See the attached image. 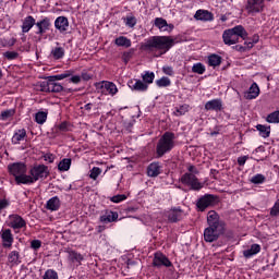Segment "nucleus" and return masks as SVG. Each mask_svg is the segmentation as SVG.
<instances>
[{
	"label": "nucleus",
	"mask_w": 279,
	"mask_h": 279,
	"mask_svg": "<svg viewBox=\"0 0 279 279\" xmlns=\"http://www.w3.org/2000/svg\"><path fill=\"white\" fill-rule=\"evenodd\" d=\"M35 121L36 123H38L39 125H43L46 121H47V112L45 111H38L35 114Z\"/></svg>",
	"instance_id": "79ce46f5"
},
{
	"label": "nucleus",
	"mask_w": 279,
	"mask_h": 279,
	"mask_svg": "<svg viewBox=\"0 0 279 279\" xmlns=\"http://www.w3.org/2000/svg\"><path fill=\"white\" fill-rule=\"evenodd\" d=\"M260 253V246L258 244L251 245L250 248L243 251L244 258H252V256H256V254Z\"/></svg>",
	"instance_id": "c756f323"
},
{
	"label": "nucleus",
	"mask_w": 279,
	"mask_h": 279,
	"mask_svg": "<svg viewBox=\"0 0 279 279\" xmlns=\"http://www.w3.org/2000/svg\"><path fill=\"white\" fill-rule=\"evenodd\" d=\"M192 72L197 73V75H204V73H206V65H204L202 62L194 63L192 66Z\"/></svg>",
	"instance_id": "e433bc0d"
},
{
	"label": "nucleus",
	"mask_w": 279,
	"mask_h": 279,
	"mask_svg": "<svg viewBox=\"0 0 279 279\" xmlns=\"http://www.w3.org/2000/svg\"><path fill=\"white\" fill-rule=\"evenodd\" d=\"M46 208L47 210H51L52 213L56 210H60V198L58 196H54L48 199Z\"/></svg>",
	"instance_id": "cd10ccee"
},
{
	"label": "nucleus",
	"mask_w": 279,
	"mask_h": 279,
	"mask_svg": "<svg viewBox=\"0 0 279 279\" xmlns=\"http://www.w3.org/2000/svg\"><path fill=\"white\" fill-rule=\"evenodd\" d=\"M173 45H175V39L171 38V36H153L145 40L142 49L149 53H157L155 54L156 58H160V56H165Z\"/></svg>",
	"instance_id": "f257e3e1"
},
{
	"label": "nucleus",
	"mask_w": 279,
	"mask_h": 279,
	"mask_svg": "<svg viewBox=\"0 0 279 279\" xmlns=\"http://www.w3.org/2000/svg\"><path fill=\"white\" fill-rule=\"evenodd\" d=\"M220 21H221L222 23H226V21H228V15H221V16H220Z\"/></svg>",
	"instance_id": "774afa93"
},
{
	"label": "nucleus",
	"mask_w": 279,
	"mask_h": 279,
	"mask_svg": "<svg viewBox=\"0 0 279 279\" xmlns=\"http://www.w3.org/2000/svg\"><path fill=\"white\" fill-rule=\"evenodd\" d=\"M238 51H247L245 46H236Z\"/></svg>",
	"instance_id": "338daca9"
},
{
	"label": "nucleus",
	"mask_w": 279,
	"mask_h": 279,
	"mask_svg": "<svg viewBox=\"0 0 279 279\" xmlns=\"http://www.w3.org/2000/svg\"><path fill=\"white\" fill-rule=\"evenodd\" d=\"M96 88L97 90H100V93H104L105 95H111V97H114V95L119 93V88H117V85L108 81L96 83Z\"/></svg>",
	"instance_id": "6e6552de"
},
{
	"label": "nucleus",
	"mask_w": 279,
	"mask_h": 279,
	"mask_svg": "<svg viewBox=\"0 0 279 279\" xmlns=\"http://www.w3.org/2000/svg\"><path fill=\"white\" fill-rule=\"evenodd\" d=\"M205 110H211L214 112H221L223 110V101H221V99H219V98L208 100L205 104Z\"/></svg>",
	"instance_id": "aec40b11"
},
{
	"label": "nucleus",
	"mask_w": 279,
	"mask_h": 279,
	"mask_svg": "<svg viewBox=\"0 0 279 279\" xmlns=\"http://www.w3.org/2000/svg\"><path fill=\"white\" fill-rule=\"evenodd\" d=\"M58 271L53 269H48L45 271L43 279H58Z\"/></svg>",
	"instance_id": "09e8293b"
},
{
	"label": "nucleus",
	"mask_w": 279,
	"mask_h": 279,
	"mask_svg": "<svg viewBox=\"0 0 279 279\" xmlns=\"http://www.w3.org/2000/svg\"><path fill=\"white\" fill-rule=\"evenodd\" d=\"M128 86L131 90H137L140 93H145L149 88V85L141 80H131L128 82Z\"/></svg>",
	"instance_id": "f3484780"
},
{
	"label": "nucleus",
	"mask_w": 279,
	"mask_h": 279,
	"mask_svg": "<svg viewBox=\"0 0 279 279\" xmlns=\"http://www.w3.org/2000/svg\"><path fill=\"white\" fill-rule=\"evenodd\" d=\"M16 45V39L14 38H0V46L1 47H14Z\"/></svg>",
	"instance_id": "49530a36"
},
{
	"label": "nucleus",
	"mask_w": 279,
	"mask_h": 279,
	"mask_svg": "<svg viewBox=\"0 0 279 279\" xmlns=\"http://www.w3.org/2000/svg\"><path fill=\"white\" fill-rule=\"evenodd\" d=\"M84 110H93V104H86L85 106H84Z\"/></svg>",
	"instance_id": "69168bd1"
},
{
	"label": "nucleus",
	"mask_w": 279,
	"mask_h": 279,
	"mask_svg": "<svg viewBox=\"0 0 279 279\" xmlns=\"http://www.w3.org/2000/svg\"><path fill=\"white\" fill-rule=\"evenodd\" d=\"M123 23L126 27H130L131 29L136 27V16L134 15H128L126 17H123Z\"/></svg>",
	"instance_id": "c9c22d12"
},
{
	"label": "nucleus",
	"mask_w": 279,
	"mask_h": 279,
	"mask_svg": "<svg viewBox=\"0 0 279 279\" xmlns=\"http://www.w3.org/2000/svg\"><path fill=\"white\" fill-rule=\"evenodd\" d=\"M194 19L196 21H203L204 23H208L210 21H215V15L208 10L199 9L195 12Z\"/></svg>",
	"instance_id": "dca6fc26"
},
{
	"label": "nucleus",
	"mask_w": 279,
	"mask_h": 279,
	"mask_svg": "<svg viewBox=\"0 0 279 279\" xmlns=\"http://www.w3.org/2000/svg\"><path fill=\"white\" fill-rule=\"evenodd\" d=\"M256 43H258V36H255L253 40L244 41V47H246V49H252Z\"/></svg>",
	"instance_id": "6e6d98bb"
},
{
	"label": "nucleus",
	"mask_w": 279,
	"mask_h": 279,
	"mask_svg": "<svg viewBox=\"0 0 279 279\" xmlns=\"http://www.w3.org/2000/svg\"><path fill=\"white\" fill-rule=\"evenodd\" d=\"M44 160L46 161V162H53V160H56V157L53 156V154H46L45 156H44Z\"/></svg>",
	"instance_id": "bf43d9fd"
},
{
	"label": "nucleus",
	"mask_w": 279,
	"mask_h": 279,
	"mask_svg": "<svg viewBox=\"0 0 279 279\" xmlns=\"http://www.w3.org/2000/svg\"><path fill=\"white\" fill-rule=\"evenodd\" d=\"M9 228L12 230H22V228H27V221L19 214H12L9 216Z\"/></svg>",
	"instance_id": "1a4fd4ad"
},
{
	"label": "nucleus",
	"mask_w": 279,
	"mask_h": 279,
	"mask_svg": "<svg viewBox=\"0 0 279 279\" xmlns=\"http://www.w3.org/2000/svg\"><path fill=\"white\" fill-rule=\"evenodd\" d=\"M54 27L60 32V34H64L69 29V19L65 16H59L54 20Z\"/></svg>",
	"instance_id": "412c9836"
},
{
	"label": "nucleus",
	"mask_w": 279,
	"mask_h": 279,
	"mask_svg": "<svg viewBox=\"0 0 279 279\" xmlns=\"http://www.w3.org/2000/svg\"><path fill=\"white\" fill-rule=\"evenodd\" d=\"M15 112L16 111L14 109L4 110L1 112L0 119L2 121H8V119L12 118V116L15 114Z\"/></svg>",
	"instance_id": "de8ad7c7"
},
{
	"label": "nucleus",
	"mask_w": 279,
	"mask_h": 279,
	"mask_svg": "<svg viewBox=\"0 0 279 279\" xmlns=\"http://www.w3.org/2000/svg\"><path fill=\"white\" fill-rule=\"evenodd\" d=\"M162 71H163L165 75H169L170 77L174 75L173 68H172V66L165 65V66L162 68Z\"/></svg>",
	"instance_id": "13d9d810"
},
{
	"label": "nucleus",
	"mask_w": 279,
	"mask_h": 279,
	"mask_svg": "<svg viewBox=\"0 0 279 279\" xmlns=\"http://www.w3.org/2000/svg\"><path fill=\"white\" fill-rule=\"evenodd\" d=\"M153 265L154 267H172L173 264L171 263V260H169L168 256L160 252H157L154 255Z\"/></svg>",
	"instance_id": "f8f14e48"
},
{
	"label": "nucleus",
	"mask_w": 279,
	"mask_h": 279,
	"mask_svg": "<svg viewBox=\"0 0 279 279\" xmlns=\"http://www.w3.org/2000/svg\"><path fill=\"white\" fill-rule=\"evenodd\" d=\"M58 81L56 78H51V76L48 77V81H43L38 83V88L41 90V93H62L64 90V87L62 84L57 83Z\"/></svg>",
	"instance_id": "423d86ee"
},
{
	"label": "nucleus",
	"mask_w": 279,
	"mask_h": 279,
	"mask_svg": "<svg viewBox=\"0 0 279 279\" xmlns=\"http://www.w3.org/2000/svg\"><path fill=\"white\" fill-rule=\"evenodd\" d=\"M245 162H247V156H242L238 158V165L240 167H243L245 165Z\"/></svg>",
	"instance_id": "0e129e2a"
},
{
	"label": "nucleus",
	"mask_w": 279,
	"mask_h": 279,
	"mask_svg": "<svg viewBox=\"0 0 279 279\" xmlns=\"http://www.w3.org/2000/svg\"><path fill=\"white\" fill-rule=\"evenodd\" d=\"M59 130L61 132H69V122H62L60 125H59Z\"/></svg>",
	"instance_id": "e2e57ef3"
},
{
	"label": "nucleus",
	"mask_w": 279,
	"mask_h": 279,
	"mask_svg": "<svg viewBox=\"0 0 279 279\" xmlns=\"http://www.w3.org/2000/svg\"><path fill=\"white\" fill-rule=\"evenodd\" d=\"M217 202V197L213 194H206L202 196L196 206L199 208L202 211H204L205 208H208L209 206H215V203Z\"/></svg>",
	"instance_id": "ddd939ff"
},
{
	"label": "nucleus",
	"mask_w": 279,
	"mask_h": 279,
	"mask_svg": "<svg viewBox=\"0 0 279 279\" xmlns=\"http://www.w3.org/2000/svg\"><path fill=\"white\" fill-rule=\"evenodd\" d=\"M4 57L7 58V60H16V58H19V52H16V51H7L4 53Z\"/></svg>",
	"instance_id": "5fc2aeb1"
},
{
	"label": "nucleus",
	"mask_w": 279,
	"mask_h": 279,
	"mask_svg": "<svg viewBox=\"0 0 279 279\" xmlns=\"http://www.w3.org/2000/svg\"><path fill=\"white\" fill-rule=\"evenodd\" d=\"M230 31L236 36L238 40L239 38H247V31H245V27L243 25H236L233 28H230Z\"/></svg>",
	"instance_id": "c85d7f7f"
},
{
	"label": "nucleus",
	"mask_w": 279,
	"mask_h": 279,
	"mask_svg": "<svg viewBox=\"0 0 279 279\" xmlns=\"http://www.w3.org/2000/svg\"><path fill=\"white\" fill-rule=\"evenodd\" d=\"M180 182L184 186H189L190 191H202V189H204V183H202L197 178V175H194V174L184 173L180 178Z\"/></svg>",
	"instance_id": "0eeeda50"
},
{
	"label": "nucleus",
	"mask_w": 279,
	"mask_h": 279,
	"mask_svg": "<svg viewBox=\"0 0 279 279\" xmlns=\"http://www.w3.org/2000/svg\"><path fill=\"white\" fill-rule=\"evenodd\" d=\"M59 171H69L71 169V159L64 158L58 165Z\"/></svg>",
	"instance_id": "58836bf2"
},
{
	"label": "nucleus",
	"mask_w": 279,
	"mask_h": 279,
	"mask_svg": "<svg viewBox=\"0 0 279 279\" xmlns=\"http://www.w3.org/2000/svg\"><path fill=\"white\" fill-rule=\"evenodd\" d=\"M256 130L259 132V135L262 136V138H269V135L271 134L270 126H265L263 124H258L256 126Z\"/></svg>",
	"instance_id": "f704fd0d"
},
{
	"label": "nucleus",
	"mask_w": 279,
	"mask_h": 279,
	"mask_svg": "<svg viewBox=\"0 0 279 279\" xmlns=\"http://www.w3.org/2000/svg\"><path fill=\"white\" fill-rule=\"evenodd\" d=\"M31 247L32 250H40V247H43V242H40V240H33L31 242Z\"/></svg>",
	"instance_id": "4d7b16f0"
},
{
	"label": "nucleus",
	"mask_w": 279,
	"mask_h": 279,
	"mask_svg": "<svg viewBox=\"0 0 279 279\" xmlns=\"http://www.w3.org/2000/svg\"><path fill=\"white\" fill-rule=\"evenodd\" d=\"M114 45H117V47H124L125 49H129V47H132V39L125 36H119L116 38Z\"/></svg>",
	"instance_id": "2f4dec72"
},
{
	"label": "nucleus",
	"mask_w": 279,
	"mask_h": 279,
	"mask_svg": "<svg viewBox=\"0 0 279 279\" xmlns=\"http://www.w3.org/2000/svg\"><path fill=\"white\" fill-rule=\"evenodd\" d=\"M156 77V74H154V72H145L144 74H142V78L143 82H145V84H154V80Z\"/></svg>",
	"instance_id": "a19ab883"
},
{
	"label": "nucleus",
	"mask_w": 279,
	"mask_h": 279,
	"mask_svg": "<svg viewBox=\"0 0 279 279\" xmlns=\"http://www.w3.org/2000/svg\"><path fill=\"white\" fill-rule=\"evenodd\" d=\"M190 110L191 106L183 104L174 108L173 114L174 117H184V114H186V112H189Z\"/></svg>",
	"instance_id": "72a5a7b5"
},
{
	"label": "nucleus",
	"mask_w": 279,
	"mask_h": 279,
	"mask_svg": "<svg viewBox=\"0 0 279 279\" xmlns=\"http://www.w3.org/2000/svg\"><path fill=\"white\" fill-rule=\"evenodd\" d=\"M222 40L225 45H236V43H239V37H236V35H234L233 32L229 28L223 32Z\"/></svg>",
	"instance_id": "4be33fe9"
},
{
	"label": "nucleus",
	"mask_w": 279,
	"mask_h": 279,
	"mask_svg": "<svg viewBox=\"0 0 279 279\" xmlns=\"http://www.w3.org/2000/svg\"><path fill=\"white\" fill-rule=\"evenodd\" d=\"M258 95H260V87L256 83H253L248 90L244 93V97L248 100L256 99Z\"/></svg>",
	"instance_id": "5701e85b"
},
{
	"label": "nucleus",
	"mask_w": 279,
	"mask_h": 279,
	"mask_svg": "<svg viewBox=\"0 0 279 279\" xmlns=\"http://www.w3.org/2000/svg\"><path fill=\"white\" fill-rule=\"evenodd\" d=\"M71 75H73V71L68 70V71H65L61 74H57V75L51 76V80H57V82H60L62 80H66V77H71Z\"/></svg>",
	"instance_id": "37998d69"
},
{
	"label": "nucleus",
	"mask_w": 279,
	"mask_h": 279,
	"mask_svg": "<svg viewBox=\"0 0 279 279\" xmlns=\"http://www.w3.org/2000/svg\"><path fill=\"white\" fill-rule=\"evenodd\" d=\"M81 77H82V80H84V82H88V80H93V74H90L88 72H82Z\"/></svg>",
	"instance_id": "052dcab7"
},
{
	"label": "nucleus",
	"mask_w": 279,
	"mask_h": 279,
	"mask_svg": "<svg viewBox=\"0 0 279 279\" xmlns=\"http://www.w3.org/2000/svg\"><path fill=\"white\" fill-rule=\"evenodd\" d=\"M119 219V214L117 211L107 210L100 216L101 223H112Z\"/></svg>",
	"instance_id": "b1692460"
},
{
	"label": "nucleus",
	"mask_w": 279,
	"mask_h": 279,
	"mask_svg": "<svg viewBox=\"0 0 279 279\" xmlns=\"http://www.w3.org/2000/svg\"><path fill=\"white\" fill-rule=\"evenodd\" d=\"M49 177V167L45 165H35L28 171L26 184H36L38 180H46Z\"/></svg>",
	"instance_id": "39448f33"
},
{
	"label": "nucleus",
	"mask_w": 279,
	"mask_h": 279,
	"mask_svg": "<svg viewBox=\"0 0 279 279\" xmlns=\"http://www.w3.org/2000/svg\"><path fill=\"white\" fill-rule=\"evenodd\" d=\"M0 239L2 241V247L5 250H12V245L14 244V234H12L11 229H2L0 231Z\"/></svg>",
	"instance_id": "9d476101"
},
{
	"label": "nucleus",
	"mask_w": 279,
	"mask_h": 279,
	"mask_svg": "<svg viewBox=\"0 0 279 279\" xmlns=\"http://www.w3.org/2000/svg\"><path fill=\"white\" fill-rule=\"evenodd\" d=\"M158 88H167V86H171V78L167 76H162L161 78L156 81Z\"/></svg>",
	"instance_id": "ea45409f"
},
{
	"label": "nucleus",
	"mask_w": 279,
	"mask_h": 279,
	"mask_svg": "<svg viewBox=\"0 0 279 279\" xmlns=\"http://www.w3.org/2000/svg\"><path fill=\"white\" fill-rule=\"evenodd\" d=\"M162 173V165L158 161L151 162L147 167V175L148 178H158Z\"/></svg>",
	"instance_id": "a211bd4d"
},
{
	"label": "nucleus",
	"mask_w": 279,
	"mask_h": 279,
	"mask_svg": "<svg viewBox=\"0 0 279 279\" xmlns=\"http://www.w3.org/2000/svg\"><path fill=\"white\" fill-rule=\"evenodd\" d=\"M267 123H279V110L271 112L266 118Z\"/></svg>",
	"instance_id": "c03bdc74"
},
{
	"label": "nucleus",
	"mask_w": 279,
	"mask_h": 279,
	"mask_svg": "<svg viewBox=\"0 0 279 279\" xmlns=\"http://www.w3.org/2000/svg\"><path fill=\"white\" fill-rule=\"evenodd\" d=\"M35 26L37 28L36 35L37 36H44L51 29V19L49 17H43L41 20L35 22Z\"/></svg>",
	"instance_id": "9b49d317"
},
{
	"label": "nucleus",
	"mask_w": 279,
	"mask_h": 279,
	"mask_svg": "<svg viewBox=\"0 0 279 279\" xmlns=\"http://www.w3.org/2000/svg\"><path fill=\"white\" fill-rule=\"evenodd\" d=\"M125 199H128V195L118 194V195L112 196L110 198V202H112L113 204H121V202H125Z\"/></svg>",
	"instance_id": "8fccbe9b"
},
{
	"label": "nucleus",
	"mask_w": 279,
	"mask_h": 279,
	"mask_svg": "<svg viewBox=\"0 0 279 279\" xmlns=\"http://www.w3.org/2000/svg\"><path fill=\"white\" fill-rule=\"evenodd\" d=\"M26 137H27V131H25V129H20L14 132L12 136V143L13 145H20L21 141H25Z\"/></svg>",
	"instance_id": "bb28decb"
},
{
	"label": "nucleus",
	"mask_w": 279,
	"mask_h": 279,
	"mask_svg": "<svg viewBox=\"0 0 279 279\" xmlns=\"http://www.w3.org/2000/svg\"><path fill=\"white\" fill-rule=\"evenodd\" d=\"M8 263L11 267H19L21 263V253L19 251H11L8 255Z\"/></svg>",
	"instance_id": "a878e982"
},
{
	"label": "nucleus",
	"mask_w": 279,
	"mask_h": 279,
	"mask_svg": "<svg viewBox=\"0 0 279 279\" xmlns=\"http://www.w3.org/2000/svg\"><path fill=\"white\" fill-rule=\"evenodd\" d=\"M265 8V0H248L246 10L252 14H256L258 12H263Z\"/></svg>",
	"instance_id": "2eb2a0df"
},
{
	"label": "nucleus",
	"mask_w": 279,
	"mask_h": 279,
	"mask_svg": "<svg viewBox=\"0 0 279 279\" xmlns=\"http://www.w3.org/2000/svg\"><path fill=\"white\" fill-rule=\"evenodd\" d=\"M265 180L267 179L262 173H257L251 178L252 184H264Z\"/></svg>",
	"instance_id": "a18cd8bd"
},
{
	"label": "nucleus",
	"mask_w": 279,
	"mask_h": 279,
	"mask_svg": "<svg viewBox=\"0 0 279 279\" xmlns=\"http://www.w3.org/2000/svg\"><path fill=\"white\" fill-rule=\"evenodd\" d=\"M221 64V57L218 54H211L208 57L209 66H219Z\"/></svg>",
	"instance_id": "4c0bfd02"
},
{
	"label": "nucleus",
	"mask_w": 279,
	"mask_h": 279,
	"mask_svg": "<svg viewBox=\"0 0 279 279\" xmlns=\"http://www.w3.org/2000/svg\"><path fill=\"white\" fill-rule=\"evenodd\" d=\"M70 82H72V84H80V82H82V76L73 75L71 76Z\"/></svg>",
	"instance_id": "680f3d73"
},
{
	"label": "nucleus",
	"mask_w": 279,
	"mask_h": 279,
	"mask_svg": "<svg viewBox=\"0 0 279 279\" xmlns=\"http://www.w3.org/2000/svg\"><path fill=\"white\" fill-rule=\"evenodd\" d=\"M64 48L60 46L52 48L50 51V56L53 58V60H62V58H64Z\"/></svg>",
	"instance_id": "473e14b6"
},
{
	"label": "nucleus",
	"mask_w": 279,
	"mask_h": 279,
	"mask_svg": "<svg viewBox=\"0 0 279 279\" xmlns=\"http://www.w3.org/2000/svg\"><path fill=\"white\" fill-rule=\"evenodd\" d=\"M132 56H134V48H131L129 51L123 52L122 60L124 64H128V62L132 60Z\"/></svg>",
	"instance_id": "3c124183"
},
{
	"label": "nucleus",
	"mask_w": 279,
	"mask_h": 279,
	"mask_svg": "<svg viewBox=\"0 0 279 279\" xmlns=\"http://www.w3.org/2000/svg\"><path fill=\"white\" fill-rule=\"evenodd\" d=\"M68 258L74 265H82V262L84 260V256L75 251H70Z\"/></svg>",
	"instance_id": "7c9ffc66"
},
{
	"label": "nucleus",
	"mask_w": 279,
	"mask_h": 279,
	"mask_svg": "<svg viewBox=\"0 0 279 279\" xmlns=\"http://www.w3.org/2000/svg\"><path fill=\"white\" fill-rule=\"evenodd\" d=\"M173 147H175V134L171 132L163 133L156 146V154L158 158H162L165 154H169Z\"/></svg>",
	"instance_id": "7ed1b4c3"
},
{
	"label": "nucleus",
	"mask_w": 279,
	"mask_h": 279,
	"mask_svg": "<svg viewBox=\"0 0 279 279\" xmlns=\"http://www.w3.org/2000/svg\"><path fill=\"white\" fill-rule=\"evenodd\" d=\"M10 175H13L17 185L27 184V165L25 162H13L8 166Z\"/></svg>",
	"instance_id": "20e7f679"
},
{
	"label": "nucleus",
	"mask_w": 279,
	"mask_h": 279,
	"mask_svg": "<svg viewBox=\"0 0 279 279\" xmlns=\"http://www.w3.org/2000/svg\"><path fill=\"white\" fill-rule=\"evenodd\" d=\"M207 223L208 227L204 230V241L215 243L226 232V222L219 219V214L211 210L207 214Z\"/></svg>",
	"instance_id": "f03ea898"
},
{
	"label": "nucleus",
	"mask_w": 279,
	"mask_h": 279,
	"mask_svg": "<svg viewBox=\"0 0 279 279\" xmlns=\"http://www.w3.org/2000/svg\"><path fill=\"white\" fill-rule=\"evenodd\" d=\"M185 174L199 175V170L197 169V167L190 165L187 167V172H185Z\"/></svg>",
	"instance_id": "864d4df0"
},
{
	"label": "nucleus",
	"mask_w": 279,
	"mask_h": 279,
	"mask_svg": "<svg viewBox=\"0 0 279 279\" xmlns=\"http://www.w3.org/2000/svg\"><path fill=\"white\" fill-rule=\"evenodd\" d=\"M182 215H184V211H182L180 207H174L166 211V217L170 223H178V221H181Z\"/></svg>",
	"instance_id": "4468645a"
},
{
	"label": "nucleus",
	"mask_w": 279,
	"mask_h": 279,
	"mask_svg": "<svg viewBox=\"0 0 279 279\" xmlns=\"http://www.w3.org/2000/svg\"><path fill=\"white\" fill-rule=\"evenodd\" d=\"M155 27H158L159 32H168V34H171L173 32V24L167 23V20L162 17H156L155 19Z\"/></svg>",
	"instance_id": "6ab92c4d"
},
{
	"label": "nucleus",
	"mask_w": 279,
	"mask_h": 279,
	"mask_svg": "<svg viewBox=\"0 0 279 279\" xmlns=\"http://www.w3.org/2000/svg\"><path fill=\"white\" fill-rule=\"evenodd\" d=\"M99 175H101V169L99 167H94L92 170H90V174H89V178L92 180H97V178H99Z\"/></svg>",
	"instance_id": "603ef678"
},
{
	"label": "nucleus",
	"mask_w": 279,
	"mask_h": 279,
	"mask_svg": "<svg viewBox=\"0 0 279 279\" xmlns=\"http://www.w3.org/2000/svg\"><path fill=\"white\" fill-rule=\"evenodd\" d=\"M34 25H36V19L32 15H27L22 22L23 34H27Z\"/></svg>",
	"instance_id": "393cba45"
}]
</instances>
